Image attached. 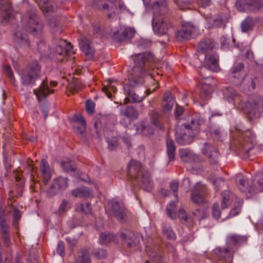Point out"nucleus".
<instances>
[{
    "label": "nucleus",
    "instance_id": "nucleus-1",
    "mask_svg": "<svg viewBox=\"0 0 263 263\" xmlns=\"http://www.w3.org/2000/svg\"><path fill=\"white\" fill-rule=\"evenodd\" d=\"M153 13L152 26L154 31L159 35L166 34L172 28V25L166 15V4L165 0H149Z\"/></svg>",
    "mask_w": 263,
    "mask_h": 263
},
{
    "label": "nucleus",
    "instance_id": "nucleus-2",
    "mask_svg": "<svg viewBox=\"0 0 263 263\" xmlns=\"http://www.w3.org/2000/svg\"><path fill=\"white\" fill-rule=\"evenodd\" d=\"M134 61V66L130 71L129 80L132 85L136 84L138 82L143 84V76L145 72L156 62V59L151 52L140 53L132 57Z\"/></svg>",
    "mask_w": 263,
    "mask_h": 263
},
{
    "label": "nucleus",
    "instance_id": "nucleus-3",
    "mask_svg": "<svg viewBox=\"0 0 263 263\" xmlns=\"http://www.w3.org/2000/svg\"><path fill=\"white\" fill-rule=\"evenodd\" d=\"M225 98L229 103H233L234 105L239 104L240 107L245 109V106L239 94L233 88H227L224 92ZM246 109L250 114H255L263 111V97L255 96L249 98L246 105Z\"/></svg>",
    "mask_w": 263,
    "mask_h": 263
},
{
    "label": "nucleus",
    "instance_id": "nucleus-4",
    "mask_svg": "<svg viewBox=\"0 0 263 263\" xmlns=\"http://www.w3.org/2000/svg\"><path fill=\"white\" fill-rule=\"evenodd\" d=\"M236 181L239 190L248 197L263 191V176H257L253 182H249L246 177L238 176Z\"/></svg>",
    "mask_w": 263,
    "mask_h": 263
},
{
    "label": "nucleus",
    "instance_id": "nucleus-5",
    "mask_svg": "<svg viewBox=\"0 0 263 263\" xmlns=\"http://www.w3.org/2000/svg\"><path fill=\"white\" fill-rule=\"evenodd\" d=\"M245 240L243 237L238 235H231L227 238V246L222 249L217 248L214 250V253L220 258L228 260L232 259L231 254L237 249V246Z\"/></svg>",
    "mask_w": 263,
    "mask_h": 263
},
{
    "label": "nucleus",
    "instance_id": "nucleus-6",
    "mask_svg": "<svg viewBox=\"0 0 263 263\" xmlns=\"http://www.w3.org/2000/svg\"><path fill=\"white\" fill-rule=\"evenodd\" d=\"M238 130L239 134L238 139V149L245 154H249L256 144V136L252 131L248 129L244 132Z\"/></svg>",
    "mask_w": 263,
    "mask_h": 263
},
{
    "label": "nucleus",
    "instance_id": "nucleus-7",
    "mask_svg": "<svg viewBox=\"0 0 263 263\" xmlns=\"http://www.w3.org/2000/svg\"><path fill=\"white\" fill-rule=\"evenodd\" d=\"M52 48L54 50L57 59L60 61H63L67 55L75 53L70 43L59 37L53 40Z\"/></svg>",
    "mask_w": 263,
    "mask_h": 263
},
{
    "label": "nucleus",
    "instance_id": "nucleus-8",
    "mask_svg": "<svg viewBox=\"0 0 263 263\" xmlns=\"http://www.w3.org/2000/svg\"><path fill=\"white\" fill-rule=\"evenodd\" d=\"M183 122H178L175 128V137L177 143L180 145H187L193 141L194 136L190 132V128Z\"/></svg>",
    "mask_w": 263,
    "mask_h": 263
},
{
    "label": "nucleus",
    "instance_id": "nucleus-9",
    "mask_svg": "<svg viewBox=\"0 0 263 263\" xmlns=\"http://www.w3.org/2000/svg\"><path fill=\"white\" fill-rule=\"evenodd\" d=\"M92 6L96 9L106 11L109 19L117 17L119 13L118 9L114 1L94 0Z\"/></svg>",
    "mask_w": 263,
    "mask_h": 263
},
{
    "label": "nucleus",
    "instance_id": "nucleus-10",
    "mask_svg": "<svg viewBox=\"0 0 263 263\" xmlns=\"http://www.w3.org/2000/svg\"><path fill=\"white\" fill-rule=\"evenodd\" d=\"M43 28V22L34 15V37L35 36L37 40L36 43L40 58L44 54L46 49V46L42 39Z\"/></svg>",
    "mask_w": 263,
    "mask_h": 263
},
{
    "label": "nucleus",
    "instance_id": "nucleus-11",
    "mask_svg": "<svg viewBox=\"0 0 263 263\" xmlns=\"http://www.w3.org/2000/svg\"><path fill=\"white\" fill-rule=\"evenodd\" d=\"M129 84H126L124 86L123 89L124 91L127 95V97L124 100V103H137L142 101L146 96H139L133 90V88L139 85L142 84L139 83L138 79H137L138 83L136 84L132 85L130 84L129 78L128 79Z\"/></svg>",
    "mask_w": 263,
    "mask_h": 263
},
{
    "label": "nucleus",
    "instance_id": "nucleus-12",
    "mask_svg": "<svg viewBox=\"0 0 263 263\" xmlns=\"http://www.w3.org/2000/svg\"><path fill=\"white\" fill-rule=\"evenodd\" d=\"M68 186L67 179L62 177L54 178L51 185L46 191L47 195L53 197L60 190H64Z\"/></svg>",
    "mask_w": 263,
    "mask_h": 263
},
{
    "label": "nucleus",
    "instance_id": "nucleus-13",
    "mask_svg": "<svg viewBox=\"0 0 263 263\" xmlns=\"http://www.w3.org/2000/svg\"><path fill=\"white\" fill-rule=\"evenodd\" d=\"M144 171L142 164L136 160H132L128 164L127 175L130 179L139 180Z\"/></svg>",
    "mask_w": 263,
    "mask_h": 263
},
{
    "label": "nucleus",
    "instance_id": "nucleus-14",
    "mask_svg": "<svg viewBox=\"0 0 263 263\" xmlns=\"http://www.w3.org/2000/svg\"><path fill=\"white\" fill-rule=\"evenodd\" d=\"M53 92L54 90L49 89L46 78L43 79L40 87L34 90V94L39 103L44 101L49 94L53 93Z\"/></svg>",
    "mask_w": 263,
    "mask_h": 263
},
{
    "label": "nucleus",
    "instance_id": "nucleus-15",
    "mask_svg": "<svg viewBox=\"0 0 263 263\" xmlns=\"http://www.w3.org/2000/svg\"><path fill=\"white\" fill-rule=\"evenodd\" d=\"M111 212L114 216L120 222L125 220L126 215L125 206L123 202L116 200L112 201Z\"/></svg>",
    "mask_w": 263,
    "mask_h": 263
},
{
    "label": "nucleus",
    "instance_id": "nucleus-16",
    "mask_svg": "<svg viewBox=\"0 0 263 263\" xmlns=\"http://www.w3.org/2000/svg\"><path fill=\"white\" fill-rule=\"evenodd\" d=\"M203 61V67L212 71H217L219 69L218 57L215 53H209L205 54Z\"/></svg>",
    "mask_w": 263,
    "mask_h": 263
},
{
    "label": "nucleus",
    "instance_id": "nucleus-17",
    "mask_svg": "<svg viewBox=\"0 0 263 263\" xmlns=\"http://www.w3.org/2000/svg\"><path fill=\"white\" fill-rule=\"evenodd\" d=\"M120 237L122 241L129 248L136 247L140 243L139 237L130 231L122 232Z\"/></svg>",
    "mask_w": 263,
    "mask_h": 263
},
{
    "label": "nucleus",
    "instance_id": "nucleus-18",
    "mask_svg": "<svg viewBox=\"0 0 263 263\" xmlns=\"http://www.w3.org/2000/svg\"><path fill=\"white\" fill-rule=\"evenodd\" d=\"M135 33V30L134 28H126L121 32L119 31L114 32L112 38L116 42H121L126 39L132 38L134 36Z\"/></svg>",
    "mask_w": 263,
    "mask_h": 263
},
{
    "label": "nucleus",
    "instance_id": "nucleus-19",
    "mask_svg": "<svg viewBox=\"0 0 263 263\" xmlns=\"http://www.w3.org/2000/svg\"><path fill=\"white\" fill-rule=\"evenodd\" d=\"M202 153L209 158L211 163L217 164L218 163L219 154L217 149L213 145L208 143H205L204 148L202 149Z\"/></svg>",
    "mask_w": 263,
    "mask_h": 263
},
{
    "label": "nucleus",
    "instance_id": "nucleus-20",
    "mask_svg": "<svg viewBox=\"0 0 263 263\" xmlns=\"http://www.w3.org/2000/svg\"><path fill=\"white\" fill-rule=\"evenodd\" d=\"M193 29V25L189 23L183 24L181 29L176 34L177 39L181 42L189 39L192 33Z\"/></svg>",
    "mask_w": 263,
    "mask_h": 263
},
{
    "label": "nucleus",
    "instance_id": "nucleus-21",
    "mask_svg": "<svg viewBox=\"0 0 263 263\" xmlns=\"http://www.w3.org/2000/svg\"><path fill=\"white\" fill-rule=\"evenodd\" d=\"M3 0H0V22L3 23L4 22L8 20L12 15V7L8 2L3 3Z\"/></svg>",
    "mask_w": 263,
    "mask_h": 263
},
{
    "label": "nucleus",
    "instance_id": "nucleus-22",
    "mask_svg": "<svg viewBox=\"0 0 263 263\" xmlns=\"http://www.w3.org/2000/svg\"><path fill=\"white\" fill-rule=\"evenodd\" d=\"M254 0H237L236 7L239 11H243L248 9L253 11L258 10L261 8H257Z\"/></svg>",
    "mask_w": 263,
    "mask_h": 263
},
{
    "label": "nucleus",
    "instance_id": "nucleus-23",
    "mask_svg": "<svg viewBox=\"0 0 263 263\" xmlns=\"http://www.w3.org/2000/svg\"><path fill=\"white\" fill-rule=\"evenodd\" d=\"M204 187L197 185L192 191L191 200L195 204L199 205L204 202Z\"/></svg>",
    "mask_w": 263,
    "mask_h": 263
},
{
    "label": "nucleus",
    "instance_id": "nucleus-24",
    "mask_svg": "<svg viewBox=\"0 0 263 263\" xmlns=\"http://www.w3.org/2000/svg\"><path fill=\"white\" fill-rule=\"evenodd\" d=\"M79 44L82 50L88 58H92L95 53V51L91 46L90 41L85 37H82Z\"/></svg>",
    "mask_w": 263,
    "mask_h": 263
},
{
    "label": "nucleus",
    "instance_id": "nucleus-25",
    "mask_svg": "<svg viewBox=\"0 0 263 263\" xmlns=\"http://www.w3.org/2000/svg\"><path fill=\"white\" fill-rule=\"evenodd\" d=\"M71 195L76 198H87L92 197V191L86 186H81L72 190Z\"/></svg>",
    "mask_w": 263,
    "mask_h": 263
},
{
    "label": "nucleus",
    "instance_id": "nucleus-26",
    "mask_svg": "<svg viewBox=\"0 0 263 263\" xmlns=\"http://www.w3.org/2000/svg\"><path fill=\"white\" fill-rule=\"evenodd\" d=\"M40 169L43 176V182L45 184H47L51 179V174L50 168L46 160H42L40 164Z\"/></svg>",
    "mask_w": 263,
    "mask_h": 263
},
{
    "label": "nucleus",
    "instance_id": "nucleus-27",
    "mask_svg": "<svg viewBox=\"0 0 263 263\" xmlns=\"http://www.w3.org/2000/svg\"><path fill=\"white\" fill-rule=\"evenodd\" d=\"M151 175L148 171H144L140 176V179L142 183V187L144 190L151 191L154 187V183L151 178Z\"/></svg>",
    "mask_w": 263,
    "mask_h": 263
},
{
    "label": "nucleus",
    "instance_id": "nucleus-28",
    "mask_svg": "<svg viewBox=\"0 0 263 263\" xmlns=\"http://www.w3.org/2000/svg\"><path fill=\"white\" fill-rule=\"evenodd\" d=\"M214 46L213 42L211 39L203 40L199 44L197 47V52L199 54H206L209 51L213 49Z\"/></svg>",
    "mask_w": 263,
    "mask_h": 263
},
{
    "label": "nucleus",
    "instance_id": "nucleus-29",
    "mask_svg": "<svg viewBox=\"0 0 263 263\" xmlns=\"http://www.w3.org/2000/svg\"><path fill=\"white\" fill-rule=\"evenodd\" d=\"M205 120L203 118H195L192 120L190 124H186L189 126L190 132L194 136L196 135L199 131L200 126L203 125Z\"/></svg>",
    "mask_w": 263,
    "mask_h": 263
},
{
    "label": "nucleus",
    "instance_id": "nucleus-30",
    "mask_svg": "<svg viewBox=\"0 0 263 263\" xmlns=\"http://www.w3.org/2000/svg\"><path fill=\"white\" fill-rule=\"evenodd\" d=\"M151 123L155 127L163 129L164 126L161 122L162 115L156 111V110H152L149 114Z\"/></svg>",
    "mask_w": 263,
    "mask_h": 263
},
{
    "label": "nucleus",
    "instance_id": "nucleus-31",
    "mask_svg": "<svg viewBox=\"0 0 263 263\" xmlns=\"http://www.w3.org/2000/svg\"><path fill=\"white\" fill-rule=\"evenodd\" d=\"M179 154L181 159L185 162H192L198 159L197 156L188 149H180Z\"/></svg>",
    "mask_w": 263,
    "mask_h": 263
},
{
    "label": "nucleus",
    "instance_id": "nucleus-32",
    "mask_svg": "<svg viewBox=\"0 0 263 263\" xmlns=\"http://www.w3.org/2000/svg\"><path fill=\"white\" fill-rule=\"evenodd\" d=\"M166 153L169 161H174L175 158L176 147L173 140L167 138L166 140Z\"/></svg>",
    "mask_w": 263,
    "mask_h": 263
},
{
    "label": "nucleus",
    "instance_id": "nucleus-33",
    "mask_svg": "<svg viewBox=\"0 0 263 263\" xmlns=\"http://www.w3.org/2000/svg\"><path fill=\"white\" fill-rule=\"evenodd\" d=\"M39 6L44 13L52 12L54 10V7L48 0H35Z\"/></svg>",
    "mask_w": 263,
    "mask_h": 263
},
{
    "label": "nucleus",
    "instance_id": "nucleus-34",
    "mask_svg": "<svg viewBox=\"0 0 263 263\" xmlns=\"http://www.w3.org/2000/svg\"><path fill=\"white\" fill-rule=\"evenodd\" d=\"M201 86L200 97L202 100H207L211 98L212 88L210 85L204 82H201Z\"/></svg>",
    "mask_w": 263,
    "mask_h": 263
},
{
    "label": "nucleus",
    "instance_id": "nucleus-35",
    "mask_svg": "<svg viewBox=\"0 0 263 263\" xmlns=\"http://www.w3.org/2000/svg\"><path fill=\"white\" fill-rule=\"evenodd\" d=\"M120 115L128 118L133 119L138 118L139 116L138 111L132 106H129L124 109H121L120 110Z\"/></svg>",
    "mask_w": 263,
    "mask_h": 263
},
{
    "label": "nucleus",
    "instance_id": "nucleus-36",
    "mask_svg": "<svg viewBox=\"0 0 263 263\" xmlns=\"http://www.w3.org/2000/svg\"><path fill=\"white\" fill-rule=\"evenodd\" d=\"M178 217L182 223L191 224L193 222V218L191 216H187L185 211L182 208L179 209L178 212Z\"/></svg>",
    "mask_w": 263,
    "mask_h": 263
},
{
    "label": "nucleus",
    "instance_id": "nucleus-37",
    "mask_svg": "<svg viewBox=\"0 0 263 263\" xmlns=\"http://www.w3.org/2000/svg\"><path fill=\"white\" fill-rule=\"evenodd\" d=\"M84 85L79 79L73 80L68 86V89L73 93L82 89Z\"/></svg>",
    "mask_w": 263,
    "mask_h": 263
},
{
    "label": "nucleus",
    "instance_id": "nucleus-38",
    "mask_svg": "<svg viewBox=\"0 0 263 263\" xmlns=\"http://www.w3.org/2000/svg\"><path fill=\"white\" fill-rule=\"evenodd\" d=\"M22 21L25 27V29H29L31 32V26L33 23V13L32 12L28 11L26 15L23 16Z\"/></svg>",
    "mask_w": 263,
    "mask_h": 263
},
{
    "label": "nucleus",
    "instance_id": "nucleus-39",
    "mask_svg": "<svg viewBox=\"0 0 263 263\" xmlns=\"http://www.w3.org/2000/svg\"><path fill=\"white\" fill-rule=\"evenodd\" d=\"M15 180L17 186V192L20 194L23 191L25 185V179L21 173H16L15 175Z\"/></svg>",
    "mask_w": 263,
    "mask_h": 263
},
{
    "label": "nucleus",
    "instance_id": "nucleus-40",
    "mask_svg": "<svg viewBox=\"0 0 263 263\" xmlns=\"http://www.w3.org/2000/svg\"><path fill=\"white\" fill-rule=\"evenodd\" d=\"M211 136L215 140H219L222 137L223 130L220 127L211 126L209 130Z\"/></svg>",
    "mask_w": 263,
    "mask_h": 263
},
{
    "label": "nucleus",
    "instance_id": "nucleus-41",
    "mask_svg": "<svg viewBox=\"0 0 263 263\" xmlns=\"http://www.w3.org/2000/svg\"><path fill=\"white\" fill-rule=\"evenodd\" d=\"M61 165L64 171L67 172H73L77 169L74 162L67 159L61 162Z\"/></svg>",
    "mask_w": 263,
    "mask_h": 263
},
{
    "label": "nucleus",
    "instance_id": "nucleus-42",
    "mask_svg": "<svg viewBox=\"0 0 263 263\" xmlns=\"http://www.w3.org/2000/svg\"><path fill=\"white\" fill-rule=\"evenodd\" d=\"M222 197V201L221 203V208L224 209L227 208L232 203V199L230 193L229 191H226L221 194Z\"/></svg>",
    "mask_w": 263,
    "mask_h": 263
},
{
    "label": "nucleus",
    "instance_id": "nucleus-43",
    "mask_svg": "<svg viewBox=\"0 0 263 263\" xmlns=\"http://www.w3.org/2000/svg\"><path fill=\"white\" fill-rule=\"evenodd\" d=\"M229 78L232 83L238 86L240 85L243 82L244 76L241 73H230Z\"/></svg>",
    "mask_w": 263,
    "mask_h": 263
},
{
    "label": "nucleus",
    "instance_id": "nucleus-44",
    "mask_svg": "<svg viewBox=\"0 0 263 263\" xmlns=\"http://www.w3.org/2000/svg\"><path fill=\"white\" fill-rule=\"evenodd\" d=\"M254 22L252 17H247L241 23V29L243 32L251 30L254 26Z\"/></svg>",
    "mask_w": 263,
    "mask_h": 263
},
{
    "label": "nucleus",
    "instance_id": "nucleus-45",
    "mask_svg": "<svg viewBox=\"0 0 263 263\" xmlns=\"http://www.w3.org/2000/svg\"><path fill=\"white\" fill-rule=\"evenodd\" d=\"M76 263H91L89 254L85 251H82L75 260Z\"/></svg>",
    "mask_w": 263,
    "mask_h": 263
},
{
    "label": "nucleus",
    "instance_id": "nucleus-46",
    "mask_svg": "<svg viewBox=\"0 0 263 263\" xmlns=\"http://www.w3.org/2000/svg\"><path fill=\"white\" fill-rule=\"evenodd\" d=\"M115 236L108 233H102L100 235V242L102 244H107L113 240Z\"/></svg>",
    "mask_w": 263,
    "mask_h": 263
},
{
    "label": "nucleus",
    "instance_id": "nucleus-47",
    "mask_svg": "<svg viewBox=\"0 0 263 263\" xmlns=\"http://www.w3.org/2000/svg\"><path fill=\"white\" fill-rule=\"evenodd\" d=\"M162 231L163 235L167 239L171 240H174L175 239V234L169 226H164L163 227Z\"/></svg>",
    "mask_w": 263,
    "mask_h": 263
},
{
    "label": "nucleus",
    "instance_id": "nucleus-48",
    "mask_svg": "<svg viewBox=\"0 0 263 263\" xmlns=\"http://www.w3.org/2000/svg\"><path fill=\"white\" fill-rule=\"evenodd\" d=\"M175 203L174 202H171L166 207V213L167 215L171 219H176L177 215L176 213H174V210L175 209Z\"/></svg>",
    "mask_w": 263,
    "mask_h": 263
},
{
    "label": "nucleus",
    "instance_id": "nucleus-49",
    "mask_svg": "<svg viewBox=\"0 0 263 263\" xmlns=\"http://www.w3.org/2000/svg\"><path fill=\"white\" fill-rule=\"evenodd\" d=\"M211 182L215 185L217 190H219L218 185L224 184V181L221 177H216L214 175H211L209 177Z\"/></svg>",
    "mask_w": 263,
    "mask_h": 263
},
{
    "label": "nucleus",
    "instance_id": "nucleus-50",
    "mask_svg": "<svg viewBox=\"0 0 263 263\" xmlns=\"http://www.w3.org/2000/svg\"><path fill=\"white\" fill-rule=\"evenodd\" d=\"M244 68V64L242 62L236 61L230 70V73H240V71Z\"/></svg>",
    "mask_w": 263,
    "mask_h": 263
},
{
    "label": "nucleus",
    "instance_id": "nucleus-51",
    "mask_svg": "<svg viewBox=\"0 0 263 263\" xmlns=\"http://www.w3.org/2000/svg\"><path fill=\"white\" fill-rule=\"evenodd\" d=\"M163 104L162 106V110L163 112L170 111L172 109L173 106L175 103V100H171L168 101H163Z\"/></svg>",
    "mask_w": 263,
    "mask_h": 263
},
{
    "label": "nucleus",
    "instance_id": "nucleus-52",
    "mask_svg": "<svg viewBox=\"0 0 263 263\" xmlns=\"http://www.w3.org/2000/svg\"><path fill=\"white\" fill-rule=\"evenodd\" d=\"M151 44V42L149 40L141 39L138 42L137 46L139 49H144L149 48Z\"/></svg>",
    "mask_w": 263,
    "mask_h": 263
},
{
    "label": "nucleus",
    "instance_id": "nucleus-53",
    "mask_svg": "<svg viewBox=\"0 0 263 263\" xmlns=\"http://www.w3.org/2000/svg\"><path fill=\"white\" fill-rule=\"evenodd\" d=\"M42 76L40 65L34 62V81L41 79Z\"/></svg>",
    "mask_w": 263,
    "mask_h": 263
},
{
    "label": "nucleus",
    "instance_id": "nucleus-54",
    "mask_svg": "<svg viewBox=\"0 0 263 263\" xmlns=\"http://www.w3.org/2000/svg\"><path fill=\"white\" fill-rule=\"evenodd\" d=\"M146 250L148 254L149 258L152 260H153L154 261H157L159 260L160 259V255L157 252H156L155 251L153 250L152 251H150V248L147 247H146Z\"/></svg>",
    "mask_w": 263,
    "mask_h": 263
},
{
    "label": "nucleus",
    "instance_id": "nucleus-55",
    "mask_svg": "<svg viewBox=\"0 0 263 263\" xmlns=\"http://www.w3.org/2000/svg\"><path fill=\"white\" fill-rule=\"evenodd\" d=\"M212 215L213 217L218 220L220 217V211L219 204L215 203L212 208Z\"/></svg>",
    "mask_w": 263,
    "mask_h": 263
},
{
    "label": "nucleus",
    "instance_id": "nucleus-56",
    "mask_svg": "<svg viewBox=\"0 0 263 263\" xmlns=\"http://www.w3.org/2000/svg\"><path fill=\"white\" fill-rule=\"evenodd\" d=\"M110 90L112 91H115L116 90V88L111 86L110 84L107 86H104L102 88V91L105 93L108 98H111L112 97V94L110 92Z\"/></svg>",
    "mask_w": 263,
    "mask_h": 263
},
{
    "label": "nucleus",
    "instance_id": "nucleus-57",
    "mask_svg": "<svg viewBox=\"0 0 263 263\" xmlns=\"http://www.w3.org/2000/svg\"><path fill=\"white\" fill-rule=\"evenodd\" d=\"M169 186L170 189L173 191L174 196L176 198L177 201L178 200V194L177 192L179 188V182L177 181H173L170 183Z\"/></svg>",
    "mask_w": 263,
    "mask_h": 263
},
{
    "label": "nucleus",
    "instance_id": "nucleus-58",
    "mask_svg": "<svg viewBox=\"0 0 263 263\" xmlns=\"http://www.w3.org/2000/svg\"><path fill=\"white\" fill-rule=\"evenodd\" d=\"M13 225L16 227L18 224V220L21 217V213L15 207L13 208Z\"/></svg>",
    "mask_w": 263,
    "mask_h": 263
},
{
    "label": "nucleus",
    "instance_id": "nucleus-59",
    "mask_svg": "<svg viewBox=\"0 0 263 263\" xmlns=\"http://www.w3.org/2000/svg\"><path fill=\"white\" fill-rule=\"evenodd\" d=\"M33 76L30 73L26 74L25 72H23L22 76V81L25 85L31 84L32 81Z\"/></svg>",
    "mask_w": 263,
    "mask_h": 263
},
{
    "label": "nucleus",
    "instance_id": "nucleus-60",
    "mask_svg": "<svg viewBox=\"0 0 263 263\" xmlns=\"http://www.w3.org/2000/svg\"><path fill=\"white\" fill-rule=\"evenodd\" d=\"M56 251L57 253L61 256L63 257L65 255V246L64 242L61 241L58 242Z\"/></svg>",
    "mask_w": 263,
    "mask_h": 263
},
{
    "label": "nucleus",
    "instance_id": "nucleus-61",
    "mask_svg": "<svg viewBox=\"0 0 263 263\" xmlns=\"http://www.w3.org/2000/svg\"><path fill=\"white\" fill-rule=\"evenodd\" d=\"M86 110L89 114H92L95 111V103L91 101H87L86 103Z\"/></svg>",
    "mask_w": 263,
    "mask_h": 263
},
{
    "label": "nucleus",
    "instance_id": "nucleus-62",
    "mask_svg": "<svg viewBox=\"0 0 263 263\" xmlns=\"http://www.w3.org/2000/svg\"><path fill=\"white\" fill-rule=\"evenodd\" d=\"M50 25L52 29L53 32L55 33H60L63 31L62 28L59 26V24L56 22H51Z\"/></svg>",
    "mask_w": 263,
    "mask_h": 263
},
{
    "label": "nucleus",
    "instance_id": "nucleus-63",
    "mask_svg": "<svg viewBox=\"0 0 263 263\" xmlns=\"http://www.w3.org/2000/svg\"><path fill=\"white\" fill-rule=\"evenodd\" d=\"M107 142L108 148L111 151L115 149L118 145V141L116 138H113L110 140L108 139Z\"/></svg>",
    "mask_w": 263,
    "mask_h": 263
},
{
    "label": "nucleus",
    "instance_id": "nucleus-64",
    "mask_svg": "<svg viewBox=\"0 0 263 263\" xmlns=\"http://www.w3.org/2000/svg\"><path fill=\"white\" fill-rule=\"evenodd\" d=\"M15 37L16 39H18L20 42H24L26 44H28L29 43L28 36L27 35H25V36H23L22 33L20 32H17L14 34Z\"/></svg>",
    "mask_w": 263,
    "mask_h": 263
}]
</instances>
